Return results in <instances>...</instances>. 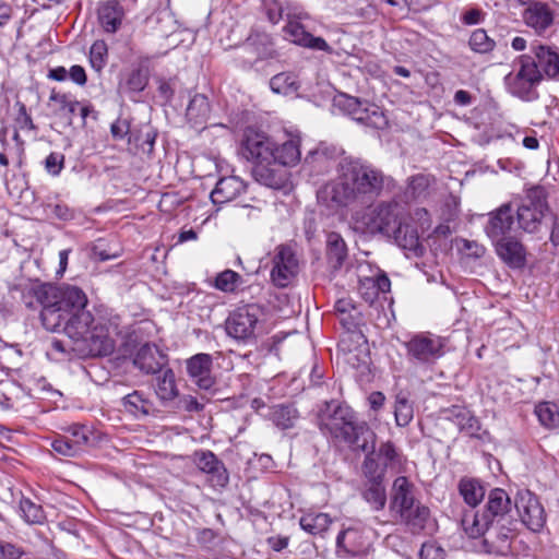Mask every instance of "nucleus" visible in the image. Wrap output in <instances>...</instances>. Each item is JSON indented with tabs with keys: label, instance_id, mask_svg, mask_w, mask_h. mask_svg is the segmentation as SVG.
Instances as JSON below:
<instances>
[{
	"label": "nucleus",
	"instance_id": "nucleus-1",
	"mask_svg": "<svg viewBox=\"0 0 559 559\" xmlns=\"http://www.w3.org/2000/svg\"><path fill=\"white\" fill-rule=\"evenodd\" d=\"M21 292L26 307L33 308L34 299L43 307L40 320L47 331H63L72 340L88 333L94 318L86 309L87 296L80 287L32 283Z\"/></svg>",
	"mask_w": 559,
	"mask_h": 559
},
{
	"label": "nucleus",
	"instance_id": "nucleus-2",
	"mask_svg": "<svg viewBox=\"0 0 559 559\" xmlns=\"http://www.w3.org/2000/svg\"><path fill=\"white\" fill-rule=\"evenodd\" d=\"M335 181L318 194L329 207L356 210L373 204L391 185V177L367 160L343 157L336 167Z\"/></svg>",
	"mask_w": 559,
	"mask_h": 559
},
{
	"label": "nucleus",
	"instance_id": "nucleus-3",
	"mask_svg": "<svg viewBox=\"0 0 559 559\" xmlns=\"http://www.w3.org/2000/svg\"><path fill=\"white\" fill-rule=\"evenodd\" d=\"M518 520L512 514V501L506 490L493 488L481 511H467L461 519L465 534L477 539L479 551L506 556L516 534Z\"/></svg>",
	"mask_w": 559,
	"mask_h": 559
},
{
	"label": "nucleus",
	"instance_id": "nucleus-4",
	"mask_svg": "<svg viewBox=\"0 0 559 559\" xmlns=\"http://www.w3.org/2000/svg\"><path fill=\"white\" fill-rule=\"evenodd\" d=\"M320 429L333 439L346 443L353 451H368L377 436L365 423L358 420L347 405L331 401L320 414Z\"/></svg>",
	"mask_w": 559,
	"mask_h": 559
},
{
	"label": "nucleus",
	"instance_id": "nucleus-5",
	"mask_svg": "<svg viewBox=\"0 0 559 559\" xmlns=\"http://www.w3.org/2000/svg\"><path fill=\"white\" fill-rule=\"evenodd\" d=\"M241 148L242 155L253 162L252 175L259 183L272 189H281L284 186L286 173L281 167L273 166L276 143L269 135L247 128Z\"/></svg>",
	"mask_w": 559,
	"mask_h": 559
},
{
	"label": "nucleus",
	"instance_id": "nucleus-6",
	"mask_svg": "<svg viewBox=\"0 0 559 559\" xmlns=\"http://www.w3.org/2000/svg\"><path fill=\"white\" fill-rule=\"evenodd\" d=\"M548 210L546 190L540 186L527 189L516 210L519 226L526 233H537Z\"/></svg>",
	"mask_w": 559,
	"mask_h": 559
},
{
	"label": "nucleus",
	"instance_id": "nucleus-7",
	"mask_svg": "<svg viewBox=\"0 0 559 559\" xmlns=\"http://www.w3.org/2000/svg\"><path fill=\"white\" fill-rule=\"evenodd\" d=\"M366 210L356 212L354 219L358 227L368 234L391 236L397 224L396 203L380 202L376 205H365Z\"/></svg>",
	"mask_w": 559,
	"mask_h": 559
},
{
	"label": "nucleus",
	"instance_id": "nucleus-8",
	"mask_svg": "<svg viewBox=\"0 0 559 559\" xmlns=\"http://www.w3.org/2000/svg\"><path fill=\"white\" fill-rule=\"evenodd\" d=\"M366 456L364 459L361 471L368 472V468L376 471L379 477L384 478L386 471L399 473L405 457L403 453L395 447L392 441L381 442L376 449V441L372 443L368 451H364Z\"/></svg>",
	"mask_w": 559,
	"mask_h": 559
},
{
	"label": "nucleus",
	"instance_id": "nucleus-9",
	"mask_svg": "<svg viewBox=\"0 0 559 559\" xmlns=\"http://www.w3.org/2000/svg\"><path fill=\"white\" fill-rule=\"evenodd\" d=\"M406 357L415 366H430L444 355V341L430 333H418L405 342Z\"/></svg>",
	"mask_w": 559,
	"mask_h": 559
},
{
	"label": "nucleus",
	"instance_id": "nucleus-10",
	"mask_svg": "<svg viewBox=\"0 0 559 559\" xmlns=\"http://www.w3.org/2000/svg\"><path fill=\"white\" fill-rule=\"evenodd\" d=\"M337 106L355 121L374 129H383L388 126V119L383 111L376 105L360 102L358 98L341 94L334 99Z\"/></svg>",
	"mask_w": 559,
	"mask_h": 559
},
{
	"label": "nucleus",
	"instance_id": "nucleus-11",
	"mask_svg": "<svg viewBox=\"0 0 559 559\" xmlns=\"http://www.w3.org/2000/svg\"><path fill=\"white\" fill-rule=\"evenodd\" d=\"M271 280L277 287H286L298 274L299 260L290 245H278L272 258Z\"/></svg>",
	"mask_w": 559,
	"mask_h": 559
},
{
	"label": "nucleus",
	"instance_id": "nucleus-12",
	"mask_svg": "<svg viewBox=\"0 0 559 559\" xmlns=\"http://www.w3.org/2000/svg\"><path fill=\"white\" fill-rule=\"evenodd\" d=\"M260 310L254 305H247L233 311L226 322V333L237 341H248L254 336Z\"/></svg>",
	"mask_w": 559,
	"mask_h": 559
},
{
	"label": "nucleus",
	"instance_id": "nucleus-13",
	"mask_svg": "<svg viewBox=\"0 0 559 559\" xmlns=\"http://www.w3.org/2000/svg\"><path fill=\"white\" fill-rule=\"evenodd\" d=\"M521 67L514 75L506 78L511 93L522 99H530L534 86L542 81V73L536 69L531 56L520 57Z\"/></svg>",
	"mask_w": 559,
	"mask_h": 559
},
{
	"label": "nucleus",
	"instance_id": "nucleus-14",
	"mask_svg": "<svg viewBox=\"0 0 559 559\" xmlns=\"http://www.w3.org/2000/svg\"><path fill=\"white\" fill-rule=\"evenodd\" d=\"M515 508L521 522L531 531L539 532L546 523V513L536 495L530 490L519 491Z\"/></svg>",
	"mask_w": 559,
	"mask_h": 559
},
{
	"label": "nucleus",
	"instance_id": "nucleus-15",
	"mask_svg": "<svg viewBox=\"0 0 559 559\" xmlns=\"http://www.w3.org/2000/svg\"><path fill=\"white\" fill-rule=\"evenodd\" d=\"M193 461L202 473L207 475L212 487L224 488L229 481V474L224 463L209 450L194 452Z\"/></svg>",
	"mask_w": 559,
	"mask_h": 559
},
{
	"label": "nucleus",
	"instance_id": "nucleus-16",
	"mask_svg": "<svg viewBox=\"0 0 559 559\" xmlns=\"http://www.w3.org/2000/svg\"><path fill=\"white\" fill-rule=\"evenodd\" d=\"M150 81V70L144 62L133 63L124 69L118 82V92L134 99L145 90Z\"/></svg>",
	"mask_w": 559,
	"mask_h": 559
},
{
	"label": "nucleus",
	"instance_id": "nucleus-17",
	"mask_svg": "<svg viewBox=\"0 0 559 559\" xmlns=\"http://www.w3.org/2000/svg\"><path fill=\"white\" fill-rule=\"evenodd\" d=\"M532 60L542 76L559 80V48L538 41L531 45Z\"/></svg>",
	"mask_w": 559,
	"mask_h": 559
},
{
	"label": "nucleus",
	"instance_id": "nucleus-18",
	"mask_svg": "<svg viewBox=\"0 0 559 559\" xmlns=\"http://www.w3.org/2000/svg\"><path fill=\"white\" fill-rule=\"evenodd\" d=\"M212 366L213 358L206 353L195 354L186 361L188 376L202 390H210L215 384Z\"/></svg>",
	"mask_w": 559,
	"mask_h": 559
},
{
	"label": "nucleus",
	"instance_id": "nucleus-19",
	"mask_svg": "<svg viewBox=\"0 0 559 559\" xmlns=\"http://www.w3.org/2000/svg\"><path fill=\"white\" fill-rule=\"evenodd\" d=\"M522 17L526 26L533 28L537 35H543L552 26L555 13L547 3L530 1L523 11Z\"/></svg>",
	"mask_w": 559,
	"mask_h": 559
},
{
	"label": "nucleus",
	"instance_id": "nucleus-20",
	"mask_svg": "<svg viewBox=\"0 0 559 559\" xmlns=\"http://www.w3.org/2000/svg\"><path fill=\"white\" fill-rule=\"evenodd\" d=\"M418 501L414 484L405 476L396 477L391 488L390 511L399 515Z\"/></svg>",
	"mask_w": 559,
	"mask_h": 559
},
{
	"label": "nucleus",
	"instance_id": "nucleus-21",
	"mask_svg": "<svg viewBox=\"0 0 559 559\" xmlns=\"http://www.w3.org/2000/svg\"><path fill=\"white\" fill-rule=\"evenodd\" d=\"M365 477L364 486L361 489L362 499L374 511L383 510L386 503V490L384 486V478L379 477L374 468L368 472H362Z\"/></svg>",
	"mask_w": 559,
	"mask_h": 559
},
{
	"label": "nucleus",
	"instance_id": "nucleus-22",
	"mask_svg": "<svg viewBox=\"0 0 559 559\" xmlns=\"http://www.w3.org/2000/svg\"><path fill=\"white\" fill-rule=\"evenodd\" d=\"M166 364V355L154 344L142 345L133 357V365L145 374H157Z\"/></svg>",
	"mask_w": 559,
	"mask_h": 559
},
{
	"label": "nucleus",
	"instance_id": "nucleus-23",
	"mask_svg": "<svg viewBox=\"0 0 559 559\" xmlns=\"http://www.w3.org/2000/svg\"><path fill=\"white\" fill-rule=\"evenodd\" d=\"M126 11L118 0H107L98 3L97 20L105 33H117L124 20Z\"/></svg>",
	"mask_w": 559,
	"mask_h": 559
},
{
	"label": "nucleus",
	"instance_id": "nucleus-24",
	"mask_svg": "<svg viewBox=\"0 0 559 559\" xmlns=\"http://www.w3.org/2000/svg\"><path fill=\"white\" fill-rule=\"evenodd\" d=\"M514 224L513 211L510 203L502 204L495 212L489 214L488 223L485 227L487 236L493 241L499 238L508 237Z\"/></svg>",
	"mask_w": 559,
	"mask_h": 559
},
{
	"label": "nucleus",
	"instance_id": "nucleus-25",
	"mask_svg": "<svg viewBox=\"0 0 559 559\" xmlns=\"http://www.w3.org/2000/svg\"><path fill=\"white\" fill-rule=\"evenodd\" d=\"M498 257L510 267L521 269L526 263L524 246L514 237H506L493 240Z\"/></svg>",
	"mask_w": 559,
	"mask_h": 559
},
{
	"label": "nucleus",
	"instance_id": "nucleus-26",
	"mask_svg": "<svg viewBox=\"0 0 559 559\" xmlns=\"http://www.w3.org/2000/svg\"><path fill=\"white\" fill-rule=\"evenodd\" d=\"M396 245L403 250L412 252L415 257L423 255L425 248L419 241L415 225L409 223H397L391 231Z\"/></svg>",
	"mask_w": 559,
	"mask_h": 559
},
{
	"label": "nucleus",
	"instance_id": "nucleus-27",
	"mask_svg": "<svg viewBox=\"0 0 559 559\" xmlns=\"http://www.w3.org/2000/svg\"><path fill=\"white\" fill-rule=\"evenodd\" d=\"M88 326V333L83 337L74 340L75 342L83 341L87 343L91 355L94 356H108L115 349L114 340L105 332L104 328L95 326L91 329Z\"/></svg>",
	"mask_w": 559,
	"mask_h": 559
},
{
	"label": "nucleus",
	"instance_id": "nucleus-28",
	"mask_svg": "<svg viewBox=\"0 0 559 559\" xmlns=\"http://www.w3.org/2000/svg\"><path fill=\"white\" fill-rule=\"evenodd\" d=\"M399 519L413 534L424 532L430 523V510L420 501L400 513Z\"/></svg>",
	"mask_w": 559,
	"mask_h": 559
},
{
	"label": "nucleus",
	"instance_id": "nucleus-29",
	"mask_svg": "<svg viewBox=\"0 0 559 559\" xmlns=\"http://www.w3.org/2000/svg\"><path fill=\"white\" fill-rule=\"evenodd\" d=\"M245 189V182L236 176L221 178L214 190L211 192L212 202L214 204L230 202L241 194Z\"/></svg>",
	"mask_w": 559,
	"mask_h": 559
},
{
	"label": "nucleus",
	"instance_id": "nucleus-30",
	"mask_svg": "<svg viewBox=\"0 0 559 559\" xmlns=\"http://www.w3.org/2000/svg\"><path fill=\"white\" fill-rule=\"evenodd\" d=\"M211 107L209 99L203 94H195L189 102L186 117L195 129L203 128L210 118Z\"/></svg>",
	"mask_w": 559,
	"mask_h": 559
},
{
	"label": "nucleus",
	"instance_id": "nucleus-31",
	"mask_svg": "<svg viewBox=\"0 0 559 559\" xmlns=\"http://www.w3.org/2000/svg\"><path fill=\"white\" fill-rule=\"evenodd\" d=\"M154 390L156 396L164 403L171 402L179 395V389L173 369L163 368V370L157 373Z\"/></svg>",
	"mask_w": 559,
	"mask_h": 559
},
{
	"label": "nucleus",
	"instance_id": "nucleus-32",
	"mask_svg": "<svg viewBox=\"0 0 559 559\" xmlns=\"http://www.w3.org/2000/svg\"><path fill=\"white\" fill-rule=\"evenodd\" d=\"M300 160L299 139L292 138L281 145L276 144L274 150V164L273 166H295Z\"/></svg>",
	"mask_w": 559,
	"mask_h": 559
},
{
	"label": "nucleus",
	"instance_id": "nucleus-33",
	"mask_svg": "<svg viewBox=\"0 0 559 559\" xmlns=\"http://www.w3.org/2000/svg\"><path fill=\"white\" fill-rule=\"evenodd\" d=\"M457 489L464 502L472 508L477 507L486 495V488L479 479L463 477L460 479Z\"/></svg>",
	"mask_w": 559,
	"mask_h": 559
},
{
	"label": "nucleus",
	"instance_id": "nucleus-34",
	"mask_svg": "<svg viewBox=\"0 0 559 559\" xmlns=\"http://www.w3.org/2000/svg\"><path fill=\"white\" fill-rule=\"evenodd\" d=\"M326 258L334 270L341 269L347 258L346 243L337 233L332 231L326 236Z\"/></svg>",
	"mask_w": 559,
	"mask_h": 559
},
{
	"label": "nucleus",
	"instance_id": "nucleus-35",
	"mask_svg": "<svg viewBox=\"0 0 559 559\" xmlns=\"http://www.w3.org/2000/svg\"><path fill=\"white\" fill-rule=\"evenodd\" d=\"M332 523L326 513H307L300 518V527L311 535H323Z\"/></svg>",
	"mask_w": 559,
	"mask_h": 559
},
{
	"label": "nucleus",
	"instance_id": "nucleus-36",
	"mask_svg": "<svg viewBox=\"0 0 559 559\" xmlns=\"http://www.w3.org/2000/svg\"><path fill=\"white\" fill-rule=\"evenodd\" d=\"M122 405L126 412L132 414L133 416H147L151 414L153 408L152 402L144 397V394L140 391H133L132 393L126 395L122 399Z\"/></svg>",
	"mask_w": 559,
	"mask_h": 559
},
{
	"label": "nucleus",
	"instance_id": "nucleus-37",
	"mask_svg": "<svg viewBox=\"0 0 559 559\" xmlns=\"http://www.w3.org/2000/svg\"><path fill=\"white\" fill-rule=\"evenodd\" d=\"M297 409L290 405H276L272 408L271 418L281 429H288L295 425Z\"/></svg>",
	"mask_w": 559,
	"mask_h": 559
},
{
	"label": "nucleus",
	"instance_id": "nucleus-38",
	"mask_svg": "<svg viewBox=\"0 0 559 559\" xmlns=\"http://www.w3.org/2000/svg\"><path fill=\"white\" fill-rule=\"evenodd\" d=\"M539 423L546 428L559 426V408L555 403L542 402L535 407Z\"/></svg>",
	"mask_w": 559,
	"mask_h": 559
},
{
	"label": "nucleus",
	"instance_id": "nucleus-39",
	"mask_svg": "<svg viewBox=\"0 0 559 559\" xmlns=\"http://www.w3.org/2000/svg\"><path fill=\"white\" fill-rule=\"evenodd\" d=\"M270 87L277 94H289L296 92L299 84L293 73L282 72L270 80Z\"/></svg>",
	"mask_w": 559,
	"mask_h": 559
},
{
	"label": "nucleus",
	"instance_id": "nucleus-40",
	"mask_svg": "<svg viewBox=\"0 0 559 559\" xmlns=\"http://www.w3.org/2000/svg\"><path fill=\"white\" fill-rule=\"evenodd\" d=\"M90 64L97 73H100L108 61V46L105 40H96L90 48Z\"/></svg>",
	"mask_w": 559,
	"mask_h": 559
},
{
	"label": "nucleus",
	"instance_id": "nucleus-41",
	"mask_svg": "<svg viewBox=\"0 0 559 559\" xmlns=\"http://www.w3.org/2000/svg\"><path fill=\"white\" fill-rule=\"evenodd\" d=\"M468 45L474 52L488 53L493 50L496 43L491 39L485 29H475L468 40Z\"/></svg>",
	"mask_w": 559,
	"mask_h": 559
},
{
	"label": "nucleus",
	"instance_id": "nucleus-42",
	"mask_svg": "<svg viewBox=\"0 0 559 559\" xmlns=\"http://www.w3.org/2000/svg\"><path fill=\"white\" fill-rule=\"evenodd\" d=\"M394 416L399 427H406L413 420L414 408L405 396H396Z\"/></svg>",
	"mask_w": 559,
	"mask_h": 559
},
{
	"label": "nucleus",
	"instance_id": "nucleus-43",
	"mask_svg": "<svg viewBox=\"0 0 559 559\" xmlns=\"http://www.w3.org/2000/svg\"><path fill=\"white\" fill-rule=\"evenodd\" d=\"M240 283L241 276L237 272L225 270L216 275L214 286L221 292L233 293Z\"/></svg>",
	"mask_w": 559,
	"mask_h": 559
},
{
	"label": "nucleus",
	"instance_id": "nucleus-44",
	"mask_svg": "<svg viewBox=\"0 0 559 559\" xmlns=\"http://www.w3.org/2000/svg\"><path fill=\"white\" fill-rule=\"evenodd\" d=\"M20 510L27 523L40 524L45 520V513L41 506L34 503L27 498L21 499Z\"/></svg>",
	"mask_w": 559,
	"mask_h": 559
},
{
	"label": "nucleus",
	"instance_id": "nucleus-45",
	"mask_svg": "<svg viewBox=\"0 0 559 559\" xmlns=\"http://www.w3.org/2000/svg\"><path fill=\"white\" fill-rule=\"evenodd\" d=\"M49 100L55 102L59 106L58 112L66 116L69 120H71L80 106L79 102L71 100L67 94H61L55 91L51 92Z\"/></svg>",
	"mask_w": 559,
	"mask_h": 559
},
{
	"label": "nucleus",
	"instance_id": "nucleus-46",
	"mask_svg": "<svg viewBox=\"0 0 559 559\" xmlns=\"http://www.w3.org/2000/svg\"><path fill=\"white\" fill-rule=\"evenodd\" d=\"M358 531L354 527H347L341 531L336 537V546L346 552L355 554L359 550L357 544Z\"/></svg>",
	"mask_w": 559,
	"mask_h": 559
},
{
	"label": "nucleus",
	"instance_id": "nucleus-47",
	"mask_svg": "<svg viewBox=\"0 0 559 559\" xmlns=\"http://www.w3.org/2000/svg\"><path fill=\"white\" fill-rule=\"evenodd\" d=\"M285 35L294 43L305 47L309 38V32H307L298 21H288L284 27Z\"/></svg>",
	"mask_w": 559,
	"mask_h": 559
},
{
	"label": "nucleus",
	"instance_id": "nucleus-48",
	"mask_svg": "<svg viewBox=\"0 0 559 559\" xmlns=\"http://www.w3.org/2000/svg\"><path fill=\"white\" fill-rule=\"evenodd\" d=\"M457 412H463V417L456 421L460 430L471 437H478V431L480 430L479 420L468 409H459Z\"/></svg>",
	"mask_w": 559,
	"mask_h": 559
},
{
	"label": "nucleus",
	"instance_id": "nucleus-49",
	"mask_svg": "<svg viewBox=\"0 0 559 559\" xmlns=\"http://www.w3.org/2000/svg\"><path fill=\"white\" fill-rule=\"evenodd\" d=\"M51 448L58 454L63 456H76L81 452L66 436H59L51 442Z\"/></svg>",
	"mask_w": 559,
	"mask_h": 559
},
{
	"label": "nucleus",
	"instance_id": "nucleus-50",
	"mask_svg": "<svg viewBox=\"0 0 559 559\" xmlns=\"http://www.w3.org/2000/svg\"><path fill=\"white\" fill-rule=\"evenodd\" d=\"M429 186H430V178L426 175L419 174V175L413 176L409 179L407 192L413 198H419L423 194H425V192L427 191Z\"/></svg>",
	"mask_w": 559,
	"mask_h": 559
},
{
	"label": "nucleus",
	"instance_id": "nucleus-51",
	"mask_svg": "<svg viewBox=\"0 0 559 559\" xmlns=\"http://www.w3.org/2000/svg\"><path fill=\"white\" fill-rule=\"evenodd\" d=\"M71 442L82 451V448L90 441V435L86 427L81 425H72L67 429Z\"/></svg>",
	"mask_w": 559,
	"mask_h": 559
},
{
	"label": "nucleus",
	"instance_id": "nucleus-52",
	"mask_svg": "<svg viewBox=\"0 0 559 559\" xmlns=\"http://www.w3.org/2000/svg\"><path fill=\"white\" fill-rule=\"evenodd\" d=\"M156 140V133L153 130H146L142 132L139 136L134 138L132 135L129 136V143L134 141L136 146L144 153L151 154L154 148V143Z\"/></svg>",
	"mask_w": 559,
	"mask_h": 559
},
{
	"label": "nucleus",
	"instance_id": "nucleus-53",
	"mask_svg": "<svg viewBox=\"0 0 559 559\" xmlns=\"http://www.w3.org/2000/svg\"><path fill=\"white\" fill-rule=\"evenodd\" d=\"M64 167V155L52 152L45 159V169L51 176H58Z\"/></svg>",
	"mask_w": 559,
	"mask_h": 559
},
{
	"label": "nucleus",
	"instance_id": "nucleus-54",
	"mask_svg": "<svg viewBox=\"0 0 559 559\" xmlns=\"http://www.w3.org/2000/svg\"><path fill=\"white\" fill-rule=\"evenodd\" d=\"M337 317L340 323L347 332L356 331L360 323V313L357 311V309H355V311L349 310L345 313L338 314Z\"/></svg>",
	"mask_w": 559,
	"mask_h": 559
},
{
	"label": "nucleus",
	"instance_id": "nucleus-55",
	"mask_svg": "<svg viewBox=\"0 0 559 559\" xmlns=\"http://www.w3.org/2000/svg\"><path fill=\"white\" fill-rule=\"evenodd\" d=\"M420 559H444L445 551L435 543H425L419 552Z\"/></svg>",
	"mask_w": 559,
	"mask_h": 559
},
{
	"label": "nucleus",
	"instance_id": "nucleus-56",
	"mask_svg": "<svg viewBox=\"0 0 559 559\" xmlns=\"http://www.w3.org/2000/svg\"><path fill=\"white\" fill-rule=\"evenodd\" d=\"M47 209L57 219L67 222L74 218V211L64 203L49 204Z\"/></svg>",
	"mask_w": 559,
	"mask_h": 559
},
{
	"label": "nucleus",
	"instance_id": "nucleus-57",
	"mask_svg": "<svg viewBox=\"0 0 559 559\" xmlns=\"http://www.w3.org/2000/svg\"><path fill=\"white\" fill-rule=\"evenodd\" d=\"M266 14L273 24H276L283 16V7L276 0H269L265 2Z\"/></svg>",
	"mask_w": 559,
	"mask_h": 559
},
{
	"label": "nucleus",
	"instance_id": "nucleus-58",
	"mask_svg": "<svg viewBox=\"0 0 559 559\" xmlns=\"http://www.w3.org/2000/svg\"><path fill=\"white\" fill-rule=\"evenodd\" d=\"M485 13L480 9H469L465 11L461 21L464 25H476L479 24L484 20Z\"/></svg>",
	"mask_w": 559,
	"mask_h": 559
},
{
	"label": "nucleus",
	"instance_id": "nucleus-59",
	"mask_svg": "<svg viewBox=\"0 0 559 559\" xmlns=\"http://www.w3.org/2000/svg\"><path fill=\"white\" fill-rule=\"evenodd\" d=\"M20 548L10 543L0 542V559H23Z\"/></svg>",
	"mask_w": 559,
	"mask_h": 559
},
{
	"label": "nucleus",
	"instance_id": "nucleus-60",
	"mask_svg": "<svg viewBox=\"0 0 559 559\" xmlns=\"http://www.w3.org/2000/svg\"><path fill=\"white\" fill-rule=\"evenodd\" d=\"M130 131V124L127 120L118 119L111 127L110 132L115 140H122Z\"/></svg>",
	"mask_w": 559,
	"mask_h": 559
},
{
	"label": "nucleus",
	"instance_id": "nucleus-61",
	"mask_svg": "<svg viewBox=\"0 0 559 559\" xmlns=\"http://www.w3.org/2000/svg\"><path fill=\"white\" fill-rule=\"evenodd\" d=\"M19 106V115L16 118V123L21 129H34L33 120L31 116L27 114L26 106L23 103H17Z\"/></svg>",
	"mask_w": 559,
	"mask_h": 559
},
{
	"label": "nucleus",
	"instance_id": "nucleus-62",
	"mask_svg": "<svg viewBox=\"0 0 559 559\" xmlns=\"http://www.w3.org/2000/svg\"><path fill=\"white\" fill-rule=\"evenodd\" d=\"M305 47L313 50H321L328 53L333 52L332 47L322 37H314L311 34H309V38Z\"/></svg>",
	"mask_w": 559,
	"mask_h": 559
},
{
	"label": "nucleus",
	"instance_id": "nucleus-63",
	"mask_svg": "<svg viewBox=\"0 0 559 559\" xmlns=\"http://www.w3.org/2000/svg\"><path fill=\"white\" fill-rule=\"evenodd\" d=\"M68 76L80 86H84L87 81L84 68L79 64H74L70 68L68 71Z\"/></svg>",
	"mask_w": 559,
	"mask_h": 559
},
{
	"label": "nucleus",
	"instance_id": "nucleus-64",
	"mask_svg": "<svg viewBox=\"0 0 559 559\" xmlns=\"http://www.w3.org/2000/svg\"><path fill=\"white\" fill-rule=\"evenodd\" d=\"M216 536L217 534L213 530L202 528L197 533V540L203 546H209L215 540Z\"/></svg>",
	"mask_w": 559,
	"mask_h": 559
}]
</instances>
